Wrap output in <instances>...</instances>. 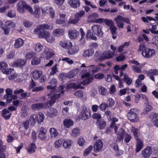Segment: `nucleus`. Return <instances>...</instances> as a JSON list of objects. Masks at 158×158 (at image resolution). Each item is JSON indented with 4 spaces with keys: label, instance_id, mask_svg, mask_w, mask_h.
I'll list each match as a JSON object with an SVG mask.
<instances>
[{
    "label": "nucleus",
    "instance_id": "nucleus-2",
    "mask_svg": "<svg viewBox=\"0 0 158 158\" xmlns=\"http://www.w3.org/2000/svg\"><path fill=\"white\" fill-rule=\"evenodd\" d=\"M114 20L116 22L118 27L119 28H123L124 25L123 22L127 24H130V20L128 17H124L122 15H119L114 18Z\"/></svg>",
    "mask_w": 158,
    "mask_h": 158
},
{
    "label": "nucleus",
    "instance_id": "nucleus-57",
    "mask_svg": "<svg viewBox=\"0 0 158 158\" xmlns=\"http://www.w3.org/2000/svg\"><path fill=\"white\" fill-rule=\"evenodd\" d=\"M8 67L7 64L5 62H1L0 63V69L1 70L2 72L6 68Z\"/></svg>",
    "mask_w": 158,
    "mask_h": 158
},
{
    "label": "nucleus",
    "instance_id": "nucleus-35",
    "mask_svg": "<svg viewBox=\"0 0 158 158\" xmlns=\"http://www.w3.org/2000/svg\"><path fill=\"white\" fill-rule=\"evenodd\" d=\"M42 74V72L35 70L33 72V77L34 79L37 80L40 78Z\"/></svg>",
    "mask_w": 158,
    "mask_h": 158
},
{
    "label": "nucleus",
    "instance_id": "nucleus-18",
    "mask_svg": "<svg viewBox=\"0 0 158 158\" xmlns=\"http://www.w3.org/2000/svg\"><path fill=\"white\" fill-rule=\"evenodd\" d=\"M88 69L89 70V72L90 73L94 74L99 71L100 70V68L94 65H91L88 66Z\"/></svg>",
    "mask_w": 158,
    "mask_h": 158
},
{
    "label": "nucleus",
    "instance_id": "nucleus-58",
    "mask_svg": "<svg viewBox=\"0 0 158 158\" xmlns=\"http://www.w3.org/2000/svg\"><path fill=\"white\" fill-rule=\"evenodd\" d=\"M57 65V64H56L52 68V71L50 73V74L51 75H54L57 72L58 70Z\"/></svg>",
    "mask_w": 158,
    "mask_h": 158
},
{
    "label": "nucleus",
    "instance_id": "nucleus-62",
    "mask_svg": "<svg viewBox=\"0 0 158 158\" xmlns=\"http://www.w3.org/2000/svg\"><path fill=\"white\" fill-rule=\"evenodd\" d=\"M99 92L101 94L104 96L106 95L107 92L106 88L102 86L100 87Z\"/></svg>",
    "mask_w": 158,
    "mask_h": 158
},
{
    "label": "nucleus",
    "instance_id": "nucleus-51",
    "mask_svg": "<svg viewBox=\"0 0 158 158\" xmlns=\"http://www.w3.org/2000/svg\"><path fill=\"white\" fill-rule=\"evenodd\" d=\"M14 23L11 21H7L5 24L6 27L8 29H11L13 28V27Z\"/></svg>",
    "mask_w": 158,
    "mask_h": 158
},
{
    "label": "nucleus",
    "instance_id": "nucleus-44",
    "mask_svg": "<svg viewBox=\"0 0 158 158\" xmlns=\"http://www.w3.org/2000/svg\"><path fill=\"white\" fill-rule=\"evenodd\" d=\"M93 148V147L92 146H89L84 151L83 153V155L85 156L88 155L92 150Z\"/></svg>",
    "mask_w": 158,
    "mask_h": 158
},
{
    "label": "nucleus",
    "instance_id": "nucleus-52",
    "mask_svg": "<svg viewBox=\"0 0 158 158\" xmlns=\"http://www.w3.org/2000/svg\"><path fill=\"white\" fill-rule=\"evenodd\" d=\"M43 46L40 43H37L35 46V50L37 52H40L42 50Z\"/></svg>",
    "mask_w": 158,
    "mask_h": 158
},
{
    "label": "nucleus",
    "instance_id": "nucleus-11",
    "mask_svg": "<svg viewBox=\"0 0 158 158\" xmlns=\"http://www.w3.org/2000/svg\"><path fill=\"white\" fill-rule=\"evenodd\" d=\"M155 53V51L152 49L148 48L144 52H142V55L144 57L149 58L153 56Z\"/></svg>",
    "mask_w": 158,
    "mask_h": 158
},
{
    "label": "nucleus",
    "instance_id": "nucleus-6",
    "mask_svg": "<svg viewBox=\"0 0 158 158\" xmlns=\"http://www.w3.org/2000/svg\"><path fill=\"white\" fill-rule=\"evenodd\" d=\"M115 53V52L111 51H106L104 52L99 56V60L102 61L106 59L112 58Z\"/></svg>",
    "mask_w": 158,
    "mask_h": 158
},
{
    "label": "nucleus",
    "instance_id": "nucleus-22",
    "mask_svg": "<svg viewBox=\"0 0 158 158\" xmlns=\"http://www.w3.org/2000/svg\"><path fill=\"white\" fill-rule=\"evenodd\" d=\"M24 41L21 38H19L16 39L14 44V48L18 49L22 47L24 44Z\"/></svg>",
    "mask_w": 158,
    "mask_h": 158
},
{
    "label": "nucleus",
    "instance_id": "nucleus-54",
    "mask_svg": "<svg viewBox=\"0 0 158 158\" xmlns=\"http://www.w3.org/2000/svg\"><path fill=\"white\" fill-rule=\"evenodd\" d=\"M108 106V104L106 103H102L99 106L100 109L102 111L105 110L106 108Z\"/></svg>",
    "mask_w": 158,
    "mask_h": 158
},
{
    "label": "nucleus",
    "instance_id": "nucleus-3",
    "mask_svg": "<svg viewBox=\"0 0 158 158\" xmlns=\"http://www.w3.org/2000/svg\"><path fill=\"white\" fill-rule=\"evenodd\" d=\"M138 110L135 108L131 109L127 114L128 119L132 122H137L139 119Z\"/></svg>",
    "mask_w": 158,
    "mask_h": 158
},
{
    "label": "nucleus",
    "instance_id": "nucleus-14",
    "mask_svg": "<svg viewBox=\"0 0 158 158\" xmlns=\"http://www.w3.org/2000/svg\"><path fill=\"white\" fill-rule=\"evenodd\" d=\"M68 35L71 39H76L79 35V32L75 29H70L68 32Z\"/></svg>",
    "mask_w": 158,
    "mask_h": 158
},
{
    "label": "nucleus",
    "instance_id": "nucleus-34",
    "mask_svg": "<svg viewBox=\"0 0 158 158\" xmlns=\"http://www.w3.org/2000/svg\"><path fill=\"white\" fill-rule=\"evenodd\" d=\"M123 76L124 78L122 79L123 81L126 82L127 85H130L132 82V79L131 78L128 77V75L126 73H124Z\"/></svg>",
    "mask_w": 158,
    "mask_h": 158
},
{
    "label": "nucleus",
    "instance_id": "nucleus-46",
    "mask_svg": "<svg viewBox=\"0 0 158 158\" xmlns=\"http://www.w3.org/2000/svg\"><path fill=\"white\" fill-rule=\"evenodd\" d=\"M63 143V140L60 139L56 141L54 143L55 148H58L60 147Z\"/></svg>",
    "mask_w": 158,
    "mask_h": 158
},
{
    "label": "nucleus",
    "instance_id": "nucleus-50",
    "mask_svg": "<svg viewBox=\"0 0 158 158\" xmlns=\"http://www.w3.org/2000/svg\"><path fill=\"white\" fill-rule=\"evenodd\" d=\"M77 98H80L81 99L83 97V92L82 91L77 90L75 92L74 94Z\"/></svg>",
    "mask_w": 158,
    "mask_h": 158
},
{
    "label": "nucleus",
    "instance_id": "nucleus-21",
    "mask_svg": "<svg viewBox=\"0 0 158 158\" xmlns=\"http://www.w3.org/2000/svg\"><path fill=\"white\" fill-rule=\"evenodd\" d=\"M136 140L137 141L136 151V152H138L142 149L144 146V143L141 139H140Z\"/></svg>",
    "mask_w": 158,
    "mask_h": 158
},
{
    "label": "nucleus",
    "instance_id": "nucleus-41",
    "mask_svg": "<svg viewBox=\"0 0 158 158\" xmlns=\"http://www.w3.org/2000/svg\"><path fill=\"white\" fill-rule=\"evenodd\" d=\"M40 59L38 57H34L31 61V64L33 65H36L39 64L40 62Z\"/></svg>",
    "mask_w": 158,
    "mask_h": 158
},
{
    "label": "nucleus",
    "instance_id": "nucleus-20",
    "mask_svg": "<svg viewBox=\"0 0 158 158\" xmlns=\"http://www.w3.org/2000/svg\"><path fill=\"white\" fill-rule=\"evenodd\" d=\"M57 111L56 109L51 108L47 111V114L48 117L51 118L57 115Z\"/></svg>",
    "mask_w": 158,
    "mask_h": 158
},
{
    "label": "nucleus",
    "instance_id": "nucleus-32",
    "mask_svg": "<svg viewBox=\"0 0 158 158\" xmlns=\"http://www.w3.org/2000/svg\"><path fill=\"white\" fill-rule=\"evenodd\" d=\"M37 122L38 124H40L44 120V116L42 112L39 113L38 114L36 115Z\"/></svg>",
    "mask_w": 158,
    "mask_h": 158
},
{
    "label": "nucleus",
    "instance_id": "nucleus-36",
    "mask_svg": "<svg viewBox=\"0 0 158 158\" xmlns=\"http://www.w3.org/2000/svg\"><path fill=\"white\" fill-rule=\"evenodd\" d=\"M86 36L87 38L93 40H97V37L91 32L90 30H88L86 33Z\"/></svg>",
    "mask_w": 158,
    "mask_h": 158
},
{
    "label": "nucleus",
    "instance_id": "nucleus-16",
    "mask_svg": "<svg viewBox=\"0 0 158 158\" xmlns=\"http://www.w3.org/2000/svg\"><path fill=\"white\" fill-rule=\"evenodd\" d=\"M68 3L71 7L74 8L79 7L80 4L79 0H68Z\"/></svg>",
    "mask_w": 158,
    "mask_h": 158
},
{
    "label": "nucleus",
    "instance_id": "nucleus-37",
    "mask_svg": "<svg viewBox=\"0 0 158 158\" xmlns=\"http://www.w3.org/2000/svg\"><path fill=\"white\" fill-rule=\"evenodd\" d=\"M36 149V146L35 144L32 143L27 148L28 152L29 153H34L35 152V150Z\"/></svg>",
    "mask_w": 158,
    "mask_h": 158
},
{
    "label": "nucleus",
    "instance_id": "nucleus-26",
    "mask_svg": "<svg viewBox=\"0 0 158 158\" xmlns=\"http://www.w3.org/2000/svg\"><path fill=\"white\" fill-rule=\"evenodd\" d=\"M94 53V50L92 48H89L84 51L82 55L85 57H89L92 56Z\"/></svg>",
    "mask_w": 158,
    "mask_h": 158
},
{
    "label": "nucleus",
    "instance_id": "nucleus-27",
    "mask_svg": "<svg viewBox=\"0 0 158 158\" xmlns=\"http://www.w3.org/2000/svg\"><path fill=\"white\" fill-rule=\"evenodd\" d=\"M34 11L31 14L33 15L34 16L37 18H39L40 16V10L39 6L37 5H35L34 7Z\"/></svg>",
    "mask_w": 158,
    "mask_h": 158
},
{
    "label": "nucleus",
    "instance_id": "nucleus-56",
    "mask_svg": "<svg viewBox=\"0 0 158 158\" xmlns=\"http://www.w3.org/2000/svg\"><path fill=\"white\" fill-rule=\"evenodd\" d=\"M117 29V27L114 25L110 27V30L112 35H114L116 33Z\"/></svg>",
    "mask_w": 158,
    "mask_h": 158
},
{
    "label": "nucleus",
    "instance_id": "nucleus-40",
    "mask_svg": "<svg viewBox=\"0 0 158 158\" xmlns=\"http://www.w3.org/2000/svg\"><path fill=\"white\" fill-rule=\"evenodd\" d=\"M80 132V130L79 129L75 128L72 130L71 135L73 137H76L79 135Z\"/></svg>",
    "mask_w": 158,
    "mask_h": 158
},
{
    "label": "nucleus",
    "instance_id": "nucleus-23",
    "mask_svg": "<svg viewBox=\"0 0 158 158\" xmlns=\"http://www.w3.org/2000/svg\"><path fill=\"white\" fill-rule=\"evenodd\" d=\"M57 82V81L55 79L52 78L50 81V85H48L47 88L48 89H55L56 86Z\"/></svg>",
    "mask_w": 158,
    "mask_h": 158
},
{
    "label": "nucleus",
    "instance_id": "nucleus-9",
    "mask_svg": "<svg viewBox=\"0 0 158 158\" xmlns=\"http://www.w3.org/2000/svg\"><path fill=\"white\" fill-rule=\"evenodd\" d=\"M26 63L27 61L26 60L19 58L16 60L13 63L11 64V66L13 67L22 68L26 64Z\"/></svg>",
    "mask_w": 158,
    "mask_h": 158
},
{
    "label": "nucleus",
    "instance_id": "nucleus-15",
    "mask_svg": "<svg viewBox=\"0 0 158 158\" xmlns=\"http://www.w3.org/2000/svg\"><path fill=\"white\" fill-rule=\"evenodd\" d=\"M60 44L61 47L67 49H69L72 46V42L68 40L61 41L60 42Z\"/></svg>",
    "mask_w": 158,
    "mask_h": 158
},
{
    "label": "nucleus",
    "instance_id": "nucleus-31",
    "mask_svg": "<svg viewBox=\"0 0 158 158\" xmlns=\"http://www.w3.org/2000/svg\"><path fill=\"white\" fill-rule=\"evenodd\" d=\"M157 117L158 114L156 113H154L150 115L151 118L153 120L156 119L153 121V123L155 126L158 127V118H157Z\"/></svg>",
    "mask_w": 158,
    "mask_h": 158
},
{
    "label": "nucleus",
    "instance_id": "nucleus-28",
    "mask_svg": "<svg viewBox=\"0 0 158 158\" xmlns=\"http://www.w3.org/2000/svg\"><path fill=\"white\" fill-rule=\"evenodd\" d=\"M79 50V47L77 46H74L72 48L69 49L67 53L69 55H73L78 52Z\"/></svg>",
    "mask_w": 158,
    "mask_h": 158
},
{
    "label": "nucleus",
    "instance_id": "nucleus-43",
    "mask_svg": "<svg viewBox=\"0 0 158 158\" xmlns=\"http://www.w3.org/2000/svg\"><path fill=\"white\" fill-rule=\"evenodd\" d=\"M72 143V141L71 140L67 139L63 143V145L65 148H68L71 146Z\"/></svg>",
    "mask_w": 158,
    "mask_h": 158
},
{
    "label": "nucleus",
    "instance_id": "nucleus-49",
    "mask_svg": "<svg viewBox=\"0 0 158 158\" xmlns=\"http://www.w3.org/2000/svg\"><path fill=\"white\" fill-rule=\"evenodd\" d=\"M104 23H105L106 26H109L110 27L114 24V22L112 20L106 19H105Z\"/></svg>",
    "mask_w": 158,
    "mask_h": 158
},
{
    "label": "nucleus",
    "instance_id": "nucleus-39",
    "mask_svg": "<svg viewBox=\"0 0 158 158\" xmlns=\"http://www.w3.org/2000/svg\"><path fill=\"white\" fill-rule=\"evenodd\" d=\"M148 48L146 45L145 43L143 42L141 43L139 45V48L138 49L139 52H144Z\"/></svg>",
    "mask_w": 158,
    "mask_h": 158
},
{
    "label": "nucleus",
    "instance_id": "nucleus-24",
    "mask_svg": "<svg viewBox=\"0 0 158 158\" xmlns=\"http://www.w3.org/2000/svg\"><path fill=\"white\" fill-rule=\"evenodd\" d=\"M125 130L122 128H120L117 134V137L118 140L120 141H122L125 135Z\"/></svg>",
    "mask_w": 158,
    "mask_h": 158
},
{
    "label": "nucleus",
    "instance_id": "nucleus-63",
    "mask_svg": "<svg viewBox=\"0 0 158 158\" xmlns=\"http://www.w3.org/2000/svg\"><path fill=\"white\" fill-rule=\"evenodd\" d=\"M92 117L94 119L100 120L102 118L101 115L98 113H94L92 115Z\"/></svg>",
    "mask_w": 158,
    "mask_h": 158
},
{
    "label": "nucleus",
    "instance_id": "nucleus-59",
    "mask_svg": "<svg viewBox=\"0 0 158 158\" xmlns=\"http://www.w3.org/2000/svg\"><path fill=\"white\" fill-rule=\"evenodd\" d=\"M15 50H11L9 53V54L7 55L6 57L8 59H11L13 58L15 55Z\"/></svg>",
    "mask_w": 158,
    "mask_h": 158
},
{
    "label": "nucleus",
    "instance_id": "nucleus-48",
    "mask_svg": "<svg viewBox=\"0 0 158 158\" xmlns=\"http://www.w3.org/2000/svg\"><path fill=\"white\" fill-rule=\"evenodd\" d=\"M77 85L76 83H71L69 84H68L67 85V88L68 89H77Z\"/></svg>",
    "mask_w": 158,
    "mask_h": 158
},
{
    "label": "nucleus",
    "instance_id": "nucleus-7",
    "mask_svg": "<svg viewBox=\"0 0 158 158\" xmlns=\"http://www.w3.org/2000/svg\"><path fill=\"white\" fill-rule=\"evenodd\" d=\"M102 27L99 25H94L92 27V30L93 33L99 37H102L103 35V32L102 30Z\"/></svg>",
    "mask_w": 158,
    "mask_h": 158
},
{
    "label": "nucleus",
    "instance_id": "nucleus-47",
    "mask_svg": "<svg viewBox=\"0 0 158 158\" xmlns=\"http://www.w3.org/2000/svg\"><path fill=\"white\" fill-rule=\"evenodd\" d=\"M85 140L82 137H81L78 138L77 143L80 146H83L85 144Z\"/></svg>",
    "mask_w": 158,
    "mask_h": 158
},
{
    "label": "nucleus",
    "instance_id": "nucleus-42",
    "mask_svg": "<svg viewBox=\"0 0 158 158\" xmlns=\"http://www.w3.org/2000/svg\"><path fill=\"white\" fill-rule=\"evenodd\" d=\"M36 55V53L33 52H27L26 58L28 60L33 58Z\"/></svg>",
    "mask_w": 158,
    "mask_h": 158
},
{
    "label": "nucleus",
    "instance_id": "nucleus-53",
    "mask_svg": "<svg viewBox=\"0 0 158 158\" xmlns=\"http://www.w3.org/2000/svg\"><path fill=\"white\" fill-rule=\"evenodd\" d=\"M36 117V114H32L30 116V120L32 124H34L37 121Z\"/></svg>",
    "mask_w": 158,
    "mask_h": 158
},
{
    "label": "nucleus",
    "instance_id": "nucleus-29",
    "mask_svg": "<svg viewBox=\"0 0 158 158\" xmlns=\"http://www.w3.org/2000/svg\"><path fill=\"white\" fill-rule=\"evenodd\" d=\"M74 124L73 122L71 119H65L63 121V124L65 127L69 128Z\"/></svg>",
    "mask_w": 158,
    "mask_h": 158
},
{
    "label": "nucleus",
    "instance_id": "nucleus-30",
    "mask_svg": "<svg viewBox=\"0 0 158 158\" xmlns=\"http://www.w3.org/2000/svg\"><path fill=\"white\" fill-rule=\"evenodd\" d=\"M9 111L6 109H4L2 111V116L5 119H9L10 118L11 115V113H10L8 115H6L7 114L9 113Z\"/></svg>",
    "mask_w": 158,
    "mask_h": 158
},
{
    "label": "nucleus",
    "instance_id": "nucleus-12",
    "mask_svg": "<svg viewBox=\"0 0 158 158\" xmlns=\"http://www.w3.org/2000/svg\"><path fill=\"white\" fill-rule=\"evenodd\" d=\"M103 143L102 140L99 139L97 140L94 145V151L95 152L100 151L102 148Z\"/></svg>",
    "mask_w": 158,
    "mask_h": 158
},
{
    "label": "nucleus",
    "instance_id": "nucleus-38",
    "mask_svg": "<svg viewBox=\"0 0 158 158\" xmlns=\"http://www.w3.org/2000/svg\"><path fill=\"white\" fill-rule=\"evenodd\" d=\"M49 132L52 138L56 137L58 135V132L57 130L54 128H51L50 129Z\"/></svg>",
    "mask_w": 158,
    "mask_h": 158
},
{
    "label": "nucleus",
    "instance_id": "nucleus-60",
    "mask_svg": "<svg viewBox=\"0 0 158 158\" xmlns=\"http://www.w3.org/2000/svg\"><path fill=\"white\" fill-rule=\"evenodd\" d=\"M107 102L109 105L108 106L111 107L113 106L115 104V102L114 100L111 98H109L108 99Z\"/></svg>",
    "mask_w": 158,
    "mask_h": 158
},
{
    "label": "nucleus",
    "instance_id": "nucleus-61",
    "mask_svg": "<svg viewBox=\"0 0 158 158\" xmlns=\"http://www.w3.org/2000/svg\"><path fill=\"white\" fill-rule=\"evenodd\" d=\"M22 126L24 127V129L26 130H27L29 127V121L28 120L23 122L22 124Z\"/></svg>",
    "mask_w": 158,
    "mask_h": 158
},
{
    "label": "nucleus",
    "instance_id": "nucleus-4",
    "mask_svg": "<svg viewBox=\"0 0 158 158\" xmlns=\"http://www.w3.org/2000/svg\"><path fill=\"white\" fill-rule=\"evenodd\" d=\"M34 32L35 34H37L38 37L39 38H44L47 39L49 43H52V40L49 39L50 37L49 33L47 31H46L42 28H38L34 30Z\"/></svg>",
    "mask_w": 158,
    "mask_h": 158
},
{
    "label": "nucleus",
    "instance_id": "nucleus-17",
    "mask_svg": "<svg viewBox=\"0 0 158 158\" xmlns=\"http://www.w3.org/2000/svg\"><path fill=\"white\" fill-rule=\"evenodd\" d=\"M106 124V122L103 119L98 120L96 122L98 128L101 130L105 128Z\"/></svg>",
    "mask_w": 158,
    "mask_h": 158
},
{
    "label": "nucleus",
    "instance_id": "nucleus-13",
    "mask_svg": "<svg viewBox=\"0 0 158 158\" xmlns=\"http://www.w3.org/2000/svg\"><path fill=\"white\" fill-rule=\"evenodd\" d=\"M146 72L148 76L152 80L155 82V80L154 76L158 75V69H150Z\"/></svg>",
    "mask_w": 158,
    "mask_h": 158
},
{
    "label": "nucleus",
    "instance_id": "nucleus-5",
    "mask_svg": "<svg viewBox=\"0 0 158 158\" xmlns=\"http://www.w3.org/2000/svg\"><path fill=\"white\" fill-rule=\"evenodd\" d=\"M91 116L90 111L89 108L84 106L83 107L82 111L80 115L81 118L83 120H86Z\"/></svg>",
    "mask_w": 158,
    "mask_h": 158
},
{
    "label": "nucleus",
    "instance_id": "nucleus-55",
    "mask_svg": "<svg viewBox=\"0 0 158 158\" xmlns=\"http://www.w3.org/2000/svg\"><path fill=\"white\" fill-rule=\"evenodd\" d=\"M126 59L124 55L123 54H120L117 56L116 58V60L117 62H118L122 61Z\"/></svg>",
    "mask_w": 158,
    "mask_h": 158
},
{
    "label": "nucleus",
    "instance_id": "nucleus-25",
    "mask_svg": "<svg viewBox=\"0 0 158 158\" xmlns=\"http://www.w3.org/2000/svg\"><path fill=\"white\" fill-rule=\"evenodd\" d=\"M31 107L34 110H40L44 108V104L42 102L34 104L31 105Z\"/></svg>",
    "mask_w": 158,
    "mask_h": 158
},
{
    "label": "nucleus",
    "instance_id": "nucleus-19",
    "mask_svg": "<svg viewBox=\"0 0 158 158\" xmlns=\"http://www.w3.org/2000/svg\"><path fill=\"white\" fill-rule=\"evenodd\" d=\"M60 96V93L55 94L52 96L51 97V98L48 102L50 105L52 106L56 102V100H58Z\"/></svg>",
    "mask_w": 158,
    "mask_h": 158
},
{
    "label": "nucleus",
    "instance_id": "nucleus-10",
    "mask_svg": "<svg viewBox=\"0 0 158 158\" xmlns=\"http://www.w3.org/2000/svg\"><path fill=\"white\" fill-rule=\"evenodd\" d=\"M38 138L41 140H44L47 137V130L43 127L39 128L38 131Z\"/></svg>",
    "mask_w": 158,
    "mask_h": 158
},
{
    "label": "nucleus",
    "instance_id": "nucleus-8",
    "mask_svg": "<svg viewBox=\"0 0 158 158\" xmlns=\"http://www.w3.org/2000/svg\"><path fill=\"white\" fill-rule=\"evenodd\" d=\"M152 152V148L150 146H147L142 150L141 154L143 158H148L151 156Z\"/></svg>",
    "mask_w": 158,
    "mask_h": 158
},
{
    "label": "nucleus",
    "instance_id": "nucleus-33",
    "mask_svg": "<svg viewBox=\"0 0 158 158\" xmlns=\"http://www.w3.org/2000/svg\"><path fill=\"white\" fill-rule=\"evenodd\" d=\"M52 32L54 36L58 37L62 35L64 33V31L62 29L58 28L53 30Z\"/></svg>",
    "mask_w": 158,
    "mask_h": 158
},
{
    "label": "nucleus",
    "instance_id": "nucleus-64",
    "mask_svg": "<svg viewBox=\"0 0 158 158\" xmlns=\"http://www.w3.org/2000/svg\"><path fill=\"white\" fill-rule=\"evenodd\" d=\"M105 114L109 121H111L112 120V113L110 111H106L105 112Z\"/></svg>",
    "mask_w": 158,
    "mask_h": 158
},
{
    "label": "nucleus",
    "instance_id": "nucleus-1",
    "mask_svg": "<svg viewBox=\"0 0 158 158\" xmlns=\"http://www.w3.org/2000/svg\"><path fill=\"white\" fill-rule=\"evenodd\" d=\"M17 11L21 14H24L26 10L31 14L33 13V9L31 6L24 1H20L18 2L17 5Z\"/></svg>",
    "mask_w": 158,
    "mask_h": 158
},
{
    "label": "nucleus",
    "instance_id": "nucleus-45",
    "mask_svg": "<svg viewBox=\"0 0 158 158\" xmlns=\"http://www.w3.org/2000/svg\"><path fill=\"white\" fill-rule=\"evenodd\" d=\"M85 14V11L84 10H81L78 13H77L75 15V18L79 19L83 17Z\"/></svg>",
    "mask_w": 158,
    "mask_h": 158
}]
</instances>
